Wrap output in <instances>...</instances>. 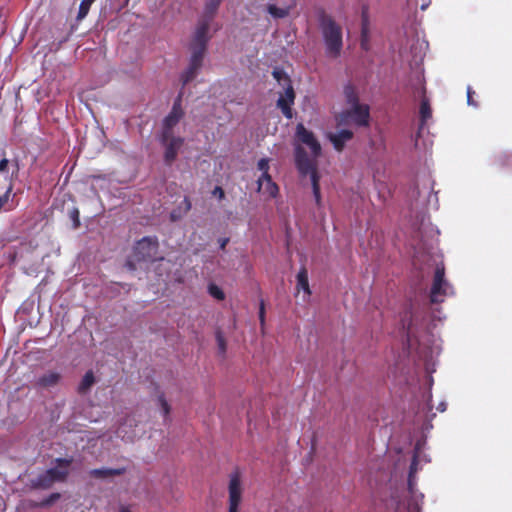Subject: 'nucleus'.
<instances>
[{"mask_svg":"<svg viewBox=\"0 0 512 512\" xmlns=\"http://www.w3.org/2000/svg\"><path fill=\"white\" fill-rule=\"evenodd\" d=\"M159 243L156 238L143 237L134 246V257L137 261H154Z\"/></svg>","mask_w":512,"mask_h":512,"instance_id":"8","label":"nucleus"},{"mask_svg":"<svg viewBox=\"0 0 512 512\" xmlns=\"http://www.w3.org/2000/svg\"><path fill=\"white\" fill-rule=\"evenodd\" d=\"M370 108L367 104H357L350 109L344 110L336 117L337 126L348 125L353 122L359 127L369 126Z\"/></svg>","mask_w":512,"mask_h":512,"instance_id":"6","label":"nucleus"},{"mask_svg":"<svg viewBox=\"0 0 512 512\" xmlns=\"http://www.w3.org/2000/svg\"><path fill=\"white\" fill-rule=\"evenodd\" d=\"M475 94L471 86L467 87V103L470 106L478 107V103L474 100L473 95Z\"/></svg>","mask_w":512,"mask_h":512,"instance_id":"29","label":"nucleus"},{"mask_svg":"<svg viewBox=\"0 0 512 512\" xmlns=\"http://www.w3.org/2000/svg\"><path fill=\"white\" fill-rule=\"evenodd\" d=\"M111 473H112V471H110V470H101V469H96V470H93V472H92V474L95 476H106Z\"/></svg>","mask_w":512,"mask_h":512,"instance_id":"35","label":"nucleus"},{"mask_svg":"<svg viewBox=\"0 0 512 512\" xmlns=\"http://www.w3.org/2000/svg\"><path fill=\"white\" fill-rule=\"evenodd\" d=\"M448 283L445 280V269L443 266H437L434 274V280L430 292V301L440 303L447 294Z\"/></svg>","mask_w":512,"mask_h":512,"instance_id":"10","label":"nucleus"},{"mask_svg":"<svg viewBox=\"0 0 512 512\" xmlns=\"http://www.w3.org/2000/svg\"><path fill=\"white\" fill-rule=\"evenodd\" d=\"M297 289L303 290L308 295L311 294L308 281V272L305 267H302L297 274Z\"/></svg>","mask_w":512,"mask_h":512,"instance_id":"19","label":"nucleus"},{"mask_svg":"<svg viewBox=\"0 0 512 512\" xmlns=\"http://www.w3.org/2000/svg\"><path fill=\"white\" fill-rule=\"evenodd\" d=\"M259 320H260L261 325H264V322H265V306H264V302L263 301H261V303H260Z\"/></svg>","mask_w":512,"mask_h":512,"instance_id":"34","label":"nucleus"},{"mask_svg":"<svg viewBox=\"0 0 512 512\" xmlns=\"http://www.w3.org/2000/svg\"><path fill=\"white\" fill-rule=\"evenodd\" d=\"M318 23L325 44L326 55L336 59L343 48L342 27L324 10L318 12Z\"/></svg>","mask_w":512,"mask_h":512,"instance_id":"2","label":"nucleus"},{"mask_svg":"<svg viewBox=\"0 0 512 512\" xmlns=\"http://www.w3.org/2000/svg\"><path fill=\"white\" fill-rule=\"evenodd\" d=\"M94 381L93 373L91 371L87 372L80 383L79 390L85 392L93 385Z\"/></svg>","mask_w":512,"mask_h":512,"instance_id":"22","label":"nucleus"},{"mask_svg":"<svg viewBox=\"0 0 512 512\" xmlns=\"http://www.w3.org/2000/svg\"><path fill=\"white\" fill-rule=\"evenodd\" d=\"M58 381V375L50 373L41 379V383L45 386L53 385Z\"/></svg>","mask_w":512,"mask_h":512,"instance_id":"26","label":"nucleus"},{"mask_svg":"<svg viewBox=\"0 0 512 512\" xmlns=\"http://www.w3.org/2000/svg\"><path fill=\"white\" fill-rule=\"evenodd\" d=\"M90 3H94L95 0H88Z\"/></svg>","mask_w":512,"mask_h":512,"instance_id":"42","label":"nucleus"},{"mask_svg":"<svg viewBox=\"0 0 512 512\" xmlns=\"http://www.w3.org/2000/svg\"><path fill=\"white\" fill-rule=\"evenodd\" d=\"M258 191H262L267 193L270 197H276L279 191L277 184L272 180L271 175L266 177H259L258 181Z\"/></svg>","mask_w":512,"mask_h":512,"instance_id":"17","label":"nucleus"},{"mask_svg":"<svg viewBox=\"0 0 512 512\" xmlns=\"http://www.w3.org/2000/svg\"><path fill=\"white\" fill-rule=\"evenodd\" d=\"M296 137L301 143L310 148L314 157H318L321 154V145L319 141L316 139L314 133L307 130L302 123H299L296 126Z\"/></svg>","mask_w":512,"mask_h":512,"instance_id":"13","label":"nucleus"},{"mask_svg":"<svg viewBox=\"0 0 512 512\" xmlns=\"http://www.w3.org/2000/svg\"><path fill=\"white\" fill-rule=\"evenodd\" d=\"M186 202H187V204H188V209H189V208H190V206H191V203H190V202H189V200H187V199H186Z\"/></svg>","mask_w":512,"mask_h":512,"instance_id":"40","label":"nucleus"},{"mask_svg":"<svg viewBox=\"0 0 512 512\" xmlns=\"http://www.w3.org/2000/svg\"><path fill=\"white\" fill-rule=\"evenodd\" d=\"M9 160L7 158H2L0 160V173H8Z\"/></svg>","mask_w":512,"mask_h":512,"instance_id":"31","label":"nucleus"},{"mask_svg":"<svg viewBox=\"0 0 512 512\" xmlns=\"http://www.w3.org/2000/svg\"><path fill=\"white\" fill-rule=\"evenodd\" d=\"M71 218L73 219L74 221V227L77 228L79 227L80 225V220H79V211L77 209H73L72 212H71Z\"/></svg>","mask_w":512,"mask_h":512,"instance_id":"32","label":"nucleus"},{"mask_svg":"<svg viewBox=\"0 0 512 512\" xmlns=\"http://www.w3.org/2000/svg\"><path fill=\"white\" fill-rule=\"evenodd\" d=\"M161 143L165 147L164 162L166 165H171L177 158L178 152L184 143L182 137H175L173 134L164 139V134H161Z\"/></svg>","mask_w":512,"mask_h":512,"instance_id":"12","label":"nucleus"},{"mask_svg":"<svg viewBox=\"0 0 512 512\" xmlns=\"http://www.w3.org/2000/svg\"><path fill=\"white\" fill-rule=\"evenodd\" d=\"M272 75L275 80L284 88V94H281L277 100V106L281 109L283 115L287 119H291L293 117L291 106L295 101V92L292 86V81L290 77L285 73V71L279 68H275L272 72Z\"/></svg>","mask_w":512,"mask_h":512,"instance_id":"5","label":"nucleus"},{"mask_svg":"<svg viewBox=\"0 0 512 512\" xmlns=\"http://www.w3.org/2000/svg\"><path fill=\"white\" fill-rule=\"evenodd\" d=\"M417 472V457L414 455L409 472V488L412 494V500L408 505L409 512H419L420 502L422 501L423 495L417 494L413 491V475Z\"/></svg>","mask_w":512,"mask_h":512,"instance_id":"14","label":"nucleus"},{"mask_svg":"<svg viewBox=\"0 0 512 512\" xmlns=\"http://www.w3.org/2000/svg\"><path fill=\"white\" fill-rule=\"evenodd\" d=\"M92 4L93 3H90L88 0L81 1L80 5H79L78 14L76 17L78 21L83 20L88 15Z\"/></svg>","mask_w":512,"mask_h":512,"instance_id":"23","label":"nucleus"},{"mask_svg":"<svg viewBox=\"0 0 512 512\" xmlns=\"http://www.w3.org/2000/svg\"><path fill=\"white\" fill-rule=\"evenodd\" d=\"M267 12L275 19H283L286 18L290 13L289 7H277L274 4H268L266 6Z\"/></svg>","mask_w":512,"mask_h":512,"instance_id":"21","label":"nucleus"},{"mask_svg":"<svg viewBox=\"0 0 512 512\" xmlns=\"http://www.w3.org/2000/svg\"><path fill=\"white\" fill-rule=\"evenodd\" d=\"M126 265L128 266V268L130 270H134L135 269V265L133 264L132 261H127Z\"/></svg>","mask_w":512,"mask_h":512,"instance_id":"38","label":"nucleus"},{"mask_svg":"<svg viewBox=\"0 0 512 512\" xmlns=\"http://www.w3.org/2000/svg\"><path fill=\"white\" fill-rule=\"evenodd\" d=\"M208 292L213 298H215L219 301H222L225 299L224 291L216 284H210L208 286Z\"/></svg>","mask_w":512,"mask_h":512,"instance_id":"24","label":"nucleus"},{"mask_svg":"<svg viewBox=\"0 0 512 512\" xmlns=\"http://www.w3.org/2000/svg\"><path fill=\"white\" fill-rule=\"evenodd\" d=\"M295 164L299 174L304 177L309 175L312 185V192L317 206L321 205L320 175L318 173L317 163L309 158L305 149L301 146L295 148Z\"/></svg>","mask_w":512,"mask_h":512,"instance_id":"3","label":"nucleus"},{"mask_svg":"<svg viewBox=\"0 0 512 512\" xmlns=\"http://www.w3.org/2000/svg\"><path fill=\"white\" fill-rule=\"evenodd\" d=\"M353 138V132L347 129L340 130L337 133L328 134V139L333 144V147L336 151L341 152L345 143Z\"/></svg>","mask_w":512,"mask_h":512,"instance_id":"16","label":"nucleus"},{"mask_svg":"<svg viewBox=\"0 0 512 512\" xmlns=\"http://www.w3.org/2000/svg\"><path fill=\"white\" fill-rule=\"evenodd\" d=\"M229 510L228 512H238V507L242 500V483L238 473H234L230 476L229 486Z\"/></svg>","mask_w":512,"mask_h":512,"instance_id":"11","label":"nucleus"},{"mask_svg":"<svg viewBox=\"0 0 512 512\" xmlns=\"http://www.w3.org/2000/svg\"><path fill=\"white\" fill-rule=\"evenodd\" d=\"M216 340H217L220 352H225L226 351V342H225V338L220 330L216 331Z\"/></svg>","mask_w":512,"mask_h":512,"instance_id":"28","label":"nucleus"},{"mask_svg":"<svg viewBox=\"0 0 512 512\" xmlns=\"http://www.w3.org/2000/svg\"><path fill=\"white\" fill-rule=\"evenodd\" d=\"M158 401H159L162 413L164 414V416H167L170 413V405L168 404L164 395H160Z\"/></svg>","mask_w":512,"mask_h":512,"instance_id":"27","label":"nucleus"},{"mask_svg":"<svg viewBox=\"0 0 512 512\" xmlns=\"http://www.w3.org/2000/svg\"><path fill=\"white\" fill-rule=\"evenodd\" d=\"M438 410L440 412H444L446 410V404L445 403H440L439 406H438Z\"/></svg>","mask_w":512,"mask_h":512,"instance_id":"37","label":"nucleus"},{"mask_svg":"<svg viewBox=\"0 0 512 512\" xmlns=\"http://www.w3.org/2000/svg\"><path fill=\"white\" fill-rule=\"evenodd\" d=\"M120 512H131V511L128 508L123 507V508H121Z\"/></svg>","mask_w":512,"mask_h":512,"instance_id":"39","label":"nucleus"},{"mask_svg":"<svg viewBox=\"0 0 512 512\" xmlns=\"http://www.w3.org/2000/svg\"><path fill=\"white\" fill-rule=\"evenodd\" d=\"M219 242H220V248H221L222 250H224V249H225V247H226V245H227V244H228V242H229V239H228V238H222V239H220V240H219Z\"/></svg>","mask_w":512,"mask_h":512,"instance_id":"36","label":"nucleus"},{"mask_svg":"<svg viewBox=\"0 0 512 512\" xmlns=\"http://www.w3.org/2000/svg\"><path fill=\"white\" fill-rule=\"evenodd\" d=\"M343 93L348 104L351 106L360 104L357 89L351 83L344 86Z\"/></svg>","mask_w":512,"mask_h":512,"instance_id":"18","label":"nucleus"},{"mask_svg":"<svg viewBox=\"0 0 512 512\" xmlns=\"http://www.w3.org/2000/svg\"><path fill=\"white\" fill-rule=\"evenodd\" d=\"M60 498L59 493L51 494L47 499L43 500L39 505L40 506H49Z\"/></svg>","mask_w":512,"mask_h":512,"instance_id":"30","label":"nucleus"},{"mask_svg":"<svg viewBox=\"0 0 512 512\" xmlns=\"http://www.w3.org/2000/svg\"><path fill=\"white\" fill-rule=\"evenodd\" d=\"M422 98L419 108L420 124L419 130L423 129L427 121L432 117V109L429 99L426 97V88L424 85L421 86Z\"/></svg>","mask_w":512,"mask_h":512,"instance_id":"15","label":"nucleus"},{"mask_svg":"<svg viewBox=\"0 0 512 512\" xmlns=\"http://www.w3.org/2000/svg\"><path fill=\"white\" fill-rule=\"evenodd\" d=\"M369 42V28H368V17L366 12L362 13V26H361V41L360 45L363 50H368Z\"/></svg>","mask_w":512,"mask_h":512,"instance_id":"20","label":"nucleus"},{"mask_svg":"<svg viewBox=\"0 0 512 512\" xmlns=\"http://www.w3.org/2000/svg\"><path fill=\"white\" fill-rule=\"evenodd\" d=\"M258 170L262 172L260 177H266L269 174V160L267 158H262L258 161L257 164Z\"/></svg>","mask_w":512,"mask_h":512,"instance_id":"25","label":"nucleus"},{"mask_svg":"<svg viewBox=\"0 0 512 512\" xmlns=\"http://www.w3.org/2000/svg\"><path fill=\"white\" fill-rule=\"evenodd\" d=\"M68 466V461L58 460L57 467L49 469L40 475L35 482V486L38 488H49L54 482L63 480L68 474Z\"/></svg>","mask_w":512,"mask_h":512,"instance_id":"7","label":"nucleus"},{"mask_svg":"<svg viewBox=\"0 0 512 512\" xmlns=\"http://www.w3.org/2000/svg\"><path fill=\"white\" fill-rule=\"evenodd\" d=\"M182 96L183 93L180 92L173 103L171 111L164 118L162 130V134H164V139H167L173 134V128L179 123L180 119L184 115L182 109Z\"/></svg>","mask_w":512,"mask_h":512,"instance_id":"9","label":"nucleus"},{"mask_svg":"<svg viewBox=\"0 0 512 512\" xmlns=\"http://www.w3.org/2000/svg\"><path fill=\"white\" fill-rule=\"evenodd\" d=\"M426 8V5H422L421 9L424 10Z\"/></svg>","mask_w":512,"mask_h":512,"instance_id":"41","label":"nucleus"},{"mask_svg":"<svg viewBox=\"0 0 512 512\" xmlns=\"http://www.w3.org/2000/svg\"><path fill=\"white\" fill-rule=\"evenodd\" d=\"M427 311L424 309H416L408 311L401 319L403 332L406 335L408 349H414V342H418V334L427 329L426 325ZM415 352H424L419 348H415Z\"/></svg>","mask_w":512,"mask_h":512,"instance_id":"4","label":"nucleus"},{"mask_svg":"<svg viewBox=\"0 0 512 512\" xmlns=\"http://www.w3.org/2000/svg\"><path fill=\"white\" fill-rule=\"evenodd\" d=\"M212 194L214 196H217L220 200L225 197V192L220 186H216L214 190L212 191Z\"/></svg>","mask_w":512,"mask_h":512,"instance_id":"33","label":"nucleus"},{"mask_svg":"<svg viewBox=\"0 0 512 512\" xmlns=\"http://www.w3.org/2000/svg\"><path fill=\"white\" fill-rule=\"evenodd\" d=\"M223 0H209L204 7L203 16L199 20L195 32L192 36L189 50L191 56L189 65L181 74L183 86L193 81L198 75L207 51V45L210 40V24L215 17Z\"/></svg>","mask_w":512,"mask_h":512,"instance_id":"1","label":"nucleus"}]
</instances>
